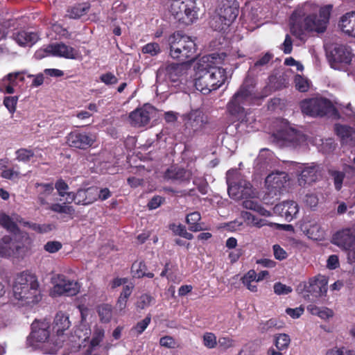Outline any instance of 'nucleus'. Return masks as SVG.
I'll list each match as a JSON object with an SVG mask.
<instances>
[{"label":"nucleus","mask_w":355,"mask_h":355,"mask_svg":"<svg viewBox=\"0 0 355 355\" xmlns=\"http://www.w3.org/2000/svg\"><path fill=\"white\" fill-rule=\"evenodd\" d=\"M227 55L214 53L201 58L197 67L195 87L204 94H209L225 84L228 78L224 64Z\"/></svg>","instance_id":"1"},{"label":"nucleus","mask_w":355,"mask_h":355,"mask_svg":"<svg viewBox=\"0 0 355 355\" xmlns=\"http://www.w3.org/2000/svg\"><path fill=\"white\" fill-rule=\"evenodd\" d=\"M331 9V5H326L319 8L318 13L308 15L305 17L302 10H295L290 18L291 34L304 41L307 33H324L329 21Z\"/></svg>","instance_id":"2"},{"label":"nucleus","mask_w":355,"mask_h":355,"mask_svg":"<svg viewBox=\"0 0 355 355\" xmlns=\"http://www.w3.org/2000/svg\"><path fill=\"white\" fill-rule=\"evenodd\" d=\"M21 222L18 215L15 214L11 217L5 214H0V224L10 232L14 233L15 238L4 236L0 240V255L5 257L22 258L29 249L31 239L27 234H16L18 228L16 223Z\"/></svg>","instance_id":"3"},{"label":"nucleus","mask_w":355,"mask_h":355,"mask_svg":"<svg viewBox=\"0 0 355 355\" xmlns=\"http://www.w3.org/2000/svg\"><path fill=\"white\" fill-rule=\"evenodd\" d=\"M12 297L19 306L37 303L42 299L37 277L28 271L17 273L12 283Z\"/></svg>","instance_id":"4"},{"label":"nucleus","mask_w":355,"mask_h":355,"mask_svg":"<svg viewBox=\"0 0 355 355\" xmlns=\"http://www.w3.org/2000/svg\"><path fill=\"white\" fill-rule=\"evenodd\" d=\"M70 327L69 317L64 313H58L51 324L52 332L55 334L56 340L62 341V347L64 346L71 349H78L87 341L91 335V330L85 324H81L74 331V334L69 336L66 331Z\"/></svg>","instance_id":"5"},{"label":"nucleus","mask_w":355,"mask_h":355,"mask_svg":"<svg viewBox=\"0 0 355 355\" xmlns=\"http://www.w3.org/2000/svg\"><path fill=\"white\" fill-rule=\"evenodd\" d=\"M27 344L35 349H41L45 354H55L62 347V341L56 340L51 324L46 319L35 320L32 323Z\"/></svg>","instance_id":"6"},{"label":"nucleus","mask_w":355,"mask_h":355,"mask_svg":"<svg viewBox=\"0 0 355 355\" xmlns=\"http://www.w3.org/2000/svg\"><path fill=\"white\" fill-rule=\"evenodd\" d=\"M265 96H259L254 92V88L243 84L234 94L227 104V110L241 122L252 123L254 121L251 112L245 110L244 106L254 104L255 101Z\"/></svg>","instance_id":"7"},{"label":"nucleus","mask_w":355,"mask_h":355,"mask_svg":"<svg viewBox=\"0 0 355 355\" xmlns=\"http://www.w3.org/2000/svg\"><path fill=\"white\" fill-rule=\"evenodd\" d=\"M170 55L174 59L184 62L196 57V45L191 37L180 32L174 33L168 37Z\"/></svg>","instance_id":"8"},{"label":"nucleus","mask_w":355,"mask_h":355,"mask_svg":"<svg viewBox=\"0 0 355 355\" xmlns=\"http://www.w3.org/2000/svg\"><path fill=\"white\" fill-rule=\"evenodd\" d=\"M216 12V17L211 20V26L216 31H225L236 19L239 4L236 0H219Z\"/></svg>","instance_id":"9"},{"label":"nucleus","mask_w":355,"mask_h":355,"mask_svg":"<svg viewBox=\"0 0 355 355\" xmlns=\"http://www.w3.org/2000/svg\"><path fill=\"white\" fill-rule=\"evenodd\" d=\"M170 12L185 24L193 23L198 17L195 0H171Z\"/></svg>","instance_id":"10"},{"label":"nucleus","mask_w":355,"mask_h":355,"mask_svg":"<svg viewBox=\"0 0 355 355\" xmlns=\"http://www.w3.org/2000/svg\"><path fill=\"white\" fill-rule=\"evenodd\" d=\"M332 243L347 252V259L351 263L355 262V229L347 227L336 232Z\"/></svg>","instance_id":"11"},{"label":"nucleus","mask_w":355,"mask_h":355,"mask_svg":"<svg viewBox=\"0 0 355 355\" xmlns=\"http://www.w3.org/2000/svg\"><path fill=\"white\" fill-rule=\"evenodd\" d=\"M300 108L303 114L311 116H322L334 110L331 102L323 98L304 99L300 103Z\"/></svg>","instance_id":"12"},{"label":"nucleus","mask_w":355,"mask_h":355,"mask_svg":"<svg viewBox=\"0 0 355 355\" xmlns=\"http://www.w3.org/2000/svg\"><path fill=\"white\" fill-rule=\"evenodd\" d=\"M295 179H265L264 200L279 198L292 191Z\"/></svg>","instance_id":"13"},{"label":"nucleus","mask_w":355,"mask_h":355,"mask_svg":"<svg viewBox=\"0 0 355 355\" xmlns=\"http://www.w3.org/2000/svg\"><path fill=\"white\" fill-rule=\"evenodd\" d=\"M80 290V284L78 282L63 275H58L53 279L51 295L53 297L74 296L79 293Z\"/></svg>","instance_id":"14"},{"label":"nucleus","mask_w":355,"mask_h":355,"mask_svg":"<svg viewBox=\"0 0 355 355\" xmlns=\"http://www.w3.org/2000/svg\"><path fill=\"white\" fill-rule=\"evenodd\" d=\"M229 196L235 200L254 198L258 192L246 179H227Z\"/></svg>","instance_id":"15"},{"label":"nucleus","mask_w":355,"mask_h":355,"mask_svg":"<svg viewBox=\"0 0 355 355\" xmlns=\"http://www.w3.org/2000/svg\"><path fill=\"white\" fill-rule=\"evenodd\" d=\"M327 291V280L324 276H318L311 279L304 285L303 297L305 300L316 302L322 296H324Z\"/></svg>","instance_id":"16"},{"label":"nucleus","mask_w":355,"mask_h":355,"mask_svg":"<svg viewBox=\"0 0 355 355\" xmlns=\"http://www.w3.org/2000/svg\"><path fill=\"white\" fill-rule=\"evenodd\" d=\"M328 174L333 178H344L345 173L333 170L327 165L312 162L310 164H302L301 170V178L322 177Z\"/></svg>","instance_id":"17"},{"label":"nucleus","mask_w":355,"mask_h":355,"mask_svg":"<svg viewBox=\"0 0 355 355\" xmlns=\"http://www.w3.org/2000/svg\"><path fill=\"white\" fill-rule=\"evenodd\" d=\"M331 54V66L338 70H347L354 56L351 49L345 45L335 46Z\"/></svg>","instance_id":"18"},{"label":"nucleus","mask_w":355,"mask_h":355,"mask_svg":"<svg viewBox=\"0 0 355 355\" xmlns=\"http://www.w3.org/2000/svg\"><path fill=\"white\" fill-rule=\"evenodd\" d=\"M155 114L156 110L154 107L146 104L130 113V123L135 127H144L148 125L150 119L155 116Z\"/></svg>","instance_id":"19"},{"label":"nucleus","mask_w":355,"mask_h":355,"mask_svg":"<svg viewBox=\"0 0 355 355\" xmlns=\"http://www.w3.org/2000/svg\"><path fill=\"white\" fill-rule=\"evenodd\" d=\"M67 144L73 148L87 149L94 143L95 137L86 132H80L78 130L71 132L66 137Z\"/></svg>","instance_id":"20"},{"label":"nucleus","mask_w":355,"mask_h":355,"mask_svg":"<svg viewBox=\"0 0 355 355\" xmlns=\"http://www.w3.org/2000/svg\"><path fill=\"white\" fill-rule=\"evenodd\" d=\"M49 49L53 51V56L71 60H81L80 51L62 42L49 44Z\"/></svg>","instance_id":"21"},{"label":"nucleus","mask_w":355,"mask_h":355,"mask_svg":"<svg viewBox=\"0 0 355 355\" xmlns=\"http://www.w3.org/2000/svg\"><path fill=\"white\" fill-rule=\"evenodd\" d=\"M183 119L187 127L194 132L201 130L208 122L207 116L199 109L191 110L184 116Z\"/></svg>","instance_id":"22"},{"label":"nucleus","mask_w":355,"mask_h":355,"mask_svg":"<svg viewBox=\"0 0 355 355\" xmlns=\"http://www.w3.org/2000/svg\"><path fill=\"white\" fill-rule=\"evenodd\" d=\"M273 211L275 214L284 217L286 221L291 222L297 217L299 213V207L295 201H284L276 205L273 208Z\"/></svg>","instance_id":"23"},{"label":"nucleus","mask_w":355,"mask_h":355,"mask_svg":"<svg viewBox=\"0 0 355 355\" xmlns=\"http://www.w3.org/2000/svg\"><path fill=\"white\" fill-rule=\"evenodd\" d=\"M273 158L272 152L268 149H262L260 151L255 163V168L259 172V175H266L267 178L268 174L272 171L270 163Z\"/></svg>","instance_id":"24"},{"label":"nucleus","mask_w":355,"mask_h":355,"mask_svg":"<svg viewBox=\"0 0 355 355\" xmlns=\"http://www.w3.org/2000/svg\"><path fill=\"white\" fill-rule=\"evenodd\" d=\"M302 164L295 162H286L284 165L277 168H274L271 173L268 174L267 178H272L273 175H284V178L288 176L301 177Z\"/></svg>","instance_id":"25"},{"label":"nucleus","mask_w":355,"mask_h":355,"mask_svg":"<svg viewBox=\"0 0 355 355\" xmlns=\"http://www.w3.org/2000/svg\"><path fill=\"white\" fill-rule=\"evenodd\" d=\"M96 187H91L85 189H79L76 194L71 197L77 205H87L96 201L97 196Z\"/></svg>","instance_id":"26"},{"label":"nucleus","mask_w":355,"mask_h":355,"mask_svg":"<svg viewBox=\"0 0 355 355\" xmlns=\"http://www.w3.org/2000/svg\"><path fill=\"white\" fill-rule=\"evenodd\" d=\"M338 26L343 33L355 38V11L343 15L339 20Z\"/></svg>","instance_id":"27"},{"label":"nucleus","mask_w":355,"mask_h":355,"mask_svg":"<svg viewBox=\"0 0 355 355\" xmlns=\"http://www.w3.org/2000/svg\"><path fill=\"white\" fill-rule=\"evenodd\" d=\"M13 40L21 46H32L39 40V36L33 32L19 31L12 35Z\"/></svg>","instance_id":"28"},{"label":"nucleus","mask_w":355,"mask_h":355,"mask_svg":"<svg viewBox=\"0 0 355 355\" xmlns=\"http://www.w3.org/2000/svg\"><path fill=\"white\" fill-rule=\"evenodd\" d=\"M24 72L10 73L0 80V91L3 93L12 94L14 92L15 81L17 78L24 80Z\"/></svg>","instance_id":"29"},{"label":"nucleus","mask_w":355,"mask_h":355,"mask_svg":"<svg viewBox=\"0 0 355 355\" xmlns=\"http://www.w3.org/2000/svg\"><path fill=\"white\" fill-rule=\"evenodd\" d=\"M334 130L343 143L349 144L355 139V130L351 127L336 124Z\"/></svg>","instance_id":"30"},{"label":"nucleus","mask_w":355,"mask_h":355,"mask_svg":"<svg viewBox=\"0 0 355 355\" xmlns=\"http://www.w3.org/2000/svg\"><path fill=\"white\" fill-rule=\"evenodd\" d=\"M17 159L19 161L28 162H35L38 161V157L42 156L39 149L30 150L26 148H20L16 152Z\"/></svg>","instance_id":"31"},{"label":"nucleus","mask_w":355,"mask_h":355,"mask_svg":"<svg viewBox=\"0 0 355 355\" xmlns=\"http://www.w3.org/2000/svg\"><path fill=\"white\" fill-rule=\"evenodd\" d=\"M283 139L295 147L302 145L306 140L303 134L292 128L286 130Z\"/></svg>","instance_id":"32"},{"label":"nucleus","mask_w":355,"mask_h":355,"mask_svg":"<svg viewBox=\"0 0 355 355\" xmlns=\"http://www.w3.org/2000/svg\"><path fill=\"white\" fill-rule=\"evenodd\" d=\"M181 70L182 67L179 64L171 63L165 67H161L158 72L160 73H164L166 78L175 82L180 75Z\"/></svg>","instance_id":"33"},{"label":"nucleus","mask_w":355,"mask_h":355,"mask_svg":"<svg viewBox=\"0 0 355 355\" xmlns=\"http://www.w3.org/2000/svg\"><path fill=\"white\" fill-rule=\"evenodd\" d=\"M307 311L313 315H317L322 320H327L334 316V311L327 307H319L311 304L306 307Z\"/></svg>","instance_id":"34"},{"label":"nucleus","mask_w":355,"mask_h":355,"mask_svg":"<svg viewBox=\"0 0 355 355\" xmlns=\"http://www.w3.org/2000/svg\"><path fill=\"white\" fill-rule=\"evenodd\" d=\"M200 219V214L198 211H194L188 214L186 218V221L189 225V230L192 232H200L203 230V227L200 223H198Z\"/></svg>","instance_id":"35"},{"label":"nucleus","mask_w":355,"mask_h":355,"mask_svg":"<svg viewBox=\"0 0 355 355\" xmlns=\"http://www.w3.org/2000/svg\"><path fill=\"white\" fill-rule=\"evenodd\" d=\"M104 329L98 326L94 327L93 337L89 342V349H87L86 354L89 355L92 353L93 349L97 347L104 338Z\"/></svg>","instance_id":"36"},{"label":"nucleus","mask_w":355,"mask_h":355,"mask_svg":"<svg viewBox=\"0 0 355 355\" xmlns=\"http://www.w3.org/2000/svg\"><path fill=\"white\" fill-rule=\"evenodd\" d=\"M243 284L252 292H257V286L252 284L257 282V272L254 270H250L242 278Z\"/></svg>","instance_id":"37"},{"label":"nucleus","mask_w":355,"mask_h":355,"mask_svg":"<svg viewBox=\"0 0 355 355\" xmlns=\"http://www.w3.org/2000/svg\"><path fill=\"white\" fill-rule=\"evenodd\" d=\"M37 192L39 194L38 200L41 205H46L47 202L44 200V197L51 194L53 191V187L51 184H37Z\"/></svg>","instance_id":"38"},{"label":"nucleus","mask_w":355,"mask_h":355,"mask_svg":"<svg viewBox=\"0 0 355 355\" xmlns=\"http://www.w3.org/2000/svg\"><path fill=\"white\" fill-rule=\"evenodd\" d=\"M308 236L313 240H322L324 237V230L317 223L311 225L306 231Z\"/></svg>","instance_id":"39"},{"label":"nucleus","mask_w":355,"mask_h":355,"mask_svg":"<svg viewBox=\"0 0 355 355\" xmlns=\"http://www.w3.org/2000/svg\"><path fill=\"white\" fill-rule=\"evenodd\" d=\"M49 209L54 212L64 214L69 216H71L75 212L74 208L72 206L67 205L66 203L52 204L49 206Z\"/></svg>","instance_id":"40"},{"label":"nucleus","mask_w":355,"mask_h":355,"mask_svg":"<svg viewBox=\"0 0 355 355\" xmlns=\"http://www.w3.org/2000/svg\"><path fill=\"white\" fill-rule=\"evenodd\" d=\"M89 8V6L87 3L78 4L68 11V15L70 18L78 19L84 15Z\"/></svg>","instance_id":"41"},{"label":"nucleus","mask_w":355,"mask_h":355,"mask_svg":"<svg viewBox=\"0 0 355 355\" xmlns=\"http://www.w3.org/2000/svg\"><path fill=\"white\" fill-rule=\"evenodd\" d=\"M290 343V336L286 334H279L275 336V345L279 351L287 349Z\"/></svg>","instance_id":"42"},{"label":"nucleus","mask_w":355,"mask_h":355,"mask_svg":"<svg viewBox=\"0 0 355 355\" xmlns=\"http://www.w3.org/2000/svg\"><path fill=\"white\" fill-rule=\"evenodd\" d=\"M151 321V316L148 314L144 320L138 322L131 329V333L134 336H139L148 327Z\"/></svg>","instance_id":"43"},{"label":"nucleus","mask_w":355,"mask_h":355,"mask_svg":"<svg viewBox=\"0 0 355 355\" xmlns=\"http://www.w3.org/2000/svg\"><path fill=\"white\" fill-rule=\"evenodd\" d=\"M98 313L103 322H109L112 317V309L110 304H102L98 308Z\"/></svg>","instance_id":"44"},{"label":"nucleus","mask_w":355,"mask_h":355,"mask_svg":"<svg viewBox=\"0 0 355 355\" xmlns=\"http://www.w3.org/2000/svg\"><path fill=\"white\" fill-rule=\"evenodd\" d=\"M146 266L142 261H136L132 266V274L135 278H141L146 275Z\"/></svg>","instance_id":"45"},{"label":"nucleus","mask_w":355,"mask_h":355,"mask_svg":"<svg viewBox=\"0 0 355 355\" xmlns=\"http://www.w3.org/2000/svg\"><path fill=\"white\" fill-rule=\"evenodd\" d=\"M155 302V298L149 294L141 295L137 302V307L140 309H145Z\"/></svg>","instance_id":"46"},{"label":"nucleus","mask_w":355,"mask_h":355,"mask_svg":"<svg viewBox=\"0 0 355 355\" xmlns=\"http://www.w3.org/2000/svg\"><path fill=\"white\" fill-rule=\"evenodd\" d=\"M294 83L296 89L301 92H305L309 88L308 80L300 75L295 76Z\"/></svg>","instance_id":"47"},{"label":"nucleus","mask_w":355,"mask_h":355,"mask_svg":"<svg viewBox=\"0 0 355 355\" xmlns=\"http://www.w3.org/2000/svg\"><path fill=\"white\" fill-rule=\"evenodd\" d=\"M245 218L250 225L259 228L268 225L266 220L259 218L248 212L245 213Z\"/></svg>","instance_id":"48"},{"label":"nucleus","mask_w":355,"mask_h":355,"mask_svg":"<svg viewBox=\"0 0 355 355\" xmlns=\"http://www.w3.org/2000/svg\"><path fill=\"white\" fill-rule=\"evenodd\" d=\"M161 51L160 46L159 44L156 42H150L142 48V52L144 53H147L150 55L151 56H155L159 54Z\"/></svg>","instance_id":"49"},{"label":"nucleus","mask_w":355,"mask_h":355,"mask_svg":"<svg viewBox=\"0 0 355 355\" xmlns=\"http://www.w3.org/2000/svg\"><path fill=\"white\" fill-rule=\"evenodd\" d=\"M17 101V96H7L3 100V104L8 110L9 112L13 114L16 110Z\"/></svg>","instance_id":"50"},{"label":"nucleus","mask_w":355,"mask_h":355,"mask_svg":"<svg viewBox=\"0 0 355 355\" xmlns=\"http://www.w3.org/2000/svg\"><path fill=\"white\" fill-rule=\"evenodd\" d=\"M203 343L205 347L212 349L217 345L216 336L212 333H206L203 336Z\"/></svg>","instance_id":"51"},{"label":"nucleus","mask_w":355,"mask_h":355,"mask_svg":"<svg viewBox=\"0 0 355 355\" xmlns=\"http://www.w3.org/2000/svg\"><path fill=\"white\" fill-rule=\"evenodd\" d=\"M55 188L58 190V192L60 196H64L65 194L71 199L72 195L73 194L71 192H67L69 187L67 183H65L62 179L59 180L55 184Z\"/></svg>","instance_id":"52"},{"label":"nucleus","mask_w":355,"mask_h":355,"mask_svg":"<svg viewBox=\"0 0 355 355\" xmlns=\"http://www.w3.org/2000/svg\"><path fill=\"white\" fill-rule=\"evenodd\" d=\"M62 247L60 242L57 241H48L44 245V249L49 253H55L59 251Z\"/></svg>","instance_id":"53"},{"label":"nucleus","mask_w":355,"mask_h":355,"mask_svg":"<svg viewBox=\"0 0 355 355\" xmlns=\"http://www.w3.org/2000/svg\"><path fill=\"white\" fill-rule=\"evenodd\" d=\"M274 292L277 295H286L292 291V288L285 284L280 282L275 283L274 284Z\"/></svg>","instance_id":"54"},{"label":"nucleus","mask_w":355,"mask_h":355,"mask_svg":"<svg viewBox=\"0 0 355 355\" xmlns=\"http://www.w3.org/2000/svg\"><path fill=\"white\" fill-rule=\"evenodd\" d=\"M49 55H53V51L49 49V45L38 49L34 54V57L37 60H41Z\"/></svg>","instance_id":"55"},{"label":"nucleus","mask_w":355,"mask_h":355,"mask_svg":"<svg viewBox=\"0 0 355 355\" xmlns=\"http://www.w3.org/2000/svg\"><path fill=\"white\" fill-rule=\"evenodd\" d=\"M273 55L270 53H266L260 59H259L254 64L252 69L259 68L267 64L272 58Z\"/></svg>","instance_id":"56"},{"label":"nucleus","mask_w":355,"mask_h":355,"mask_svg":"<svg viewBox=\"0 0 355 355\" xmlns=\"http://www.w3.org/2000/svg\"><path fill=\"white\" fill-rule=\"evenodd\" d=\"M97 196L96 200H105L111 196V192L107 188H99L96 187Z\"/></svg>","instance_id":"57"},{"label":"nucleus","mask_w":355,"mask_h":355,"mask_svg":"<svg viewBox=\"0 0 355 355\" xmlns=\"http://www.w3.org/2000/svg\"><path fill=\"white\" fill-rule=\"evenodd\" d=\"M101 80L106 85H114L118 82L116 77L112 73H106L103 74L101 78Z\"/></svg>","instance_id":"58"},{"label":"nucleus","mask_w":355,"mask_h":355,"mask_svg":"<svg viewBox=\"0 0 355 355\" xmlns=\"http://www.w3.org/2000/svg\"><path fill=\"white\" fill-rule=\"evenodd\" d=\"M159 344L162 347H165L167 348H173L175 347V341L171 336H164L160 338Z\"/></svg>","instance_id":"59"},{"label":"nucleus","mask_w":355,"mask_h":355,"mask_svg":"<svg viewBox=\"0 0 355 355\" xmlns=\"http://www.w3.org/2000/svg\"><path fill=\"white\" fill-rule=\"evenodd\" d=\"M284 53L286 54L291 53L293 49V41L289 35H286L284 42L282 44V48Z\"/></svg>","instance_id":"60"},{"label":"nucleus","mask_w":355,"mask_h":355,"mask_svg":"<svg viewBox=\"0 0 355 355\" xmlns=\"http://www.w3.org/2000/svg\"><path fill=\"white\" fill-rule=\"evenodd\" d=\"M164 201V198L157 196L153 197L148 203V207L150 209H155L159 207Z\"/></svg>","instance_id":"61"},{"label":"nucleus","mask_w":355,"mask_h":355,"mask_svg":"<svg viewBox=\"0 0 355 355\" xmlns=\"http://www.w3.org/2000/svg\"><path fill=\"white\" fill-rule=\"evenodd\" d=\"M286 313L293 318H298L304 313V308L302 306L297 307L295 309L288 308Z\"/></svg>","instance_id":"62"},{"label":"nucleus","mask_w":355,"mask_h":355,"mask_svg":"<svg viewBox=\"0 0 355 355\" xmlns=\"http://www.w3.org/2000/svg\"><path fill=\"white\" fill-rule=\"evenodd\" d=\"M273 251L275 257L277 259L282 260L286 257V252L279 245H273Z\"/></svg>","instance_id":"63"},{"label":"nucleus","mask_w":355,"mask_h":355,"mask_svg":"<svg viewBox=\"0 0 355 355\" xmlns=\"http://www.w3.org/2000/svg\"><path fill=\"white\" fill-rule=\"evenodd\" d=\"M19 175V172L13 167H6L1 174V177L6 178H14Z\"/></svg>","instance_id":"64"}]
</instances>
